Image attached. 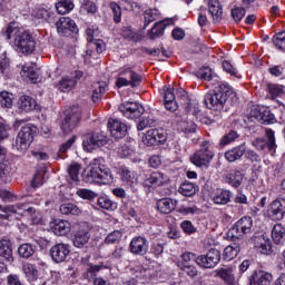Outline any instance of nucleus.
<instances>
[{"label":"nucleus","mask_w":285,"mask_h":285,"mask_svg":"<svg viewBox=\"0 0 285 285\" xmlns=\"http://www.w3.org/2000/svg\"><path fill=\"white\" fill-rule=\"evenodd\" d=\"M230 202V190L223 189L214 196V203L218 205H226Z\"/></svg>","instance_id":"nucleus-49"},{"label":"nucleus","mask_w":285,"mask_h":285,"mask_svg":"<svg viewBox=\"0 0 285 285\" xmlns=\"http://www.w3.org/2000/svg\"><path fill=\"white\" fill-rule=\"evenodd\" d=\"M21 76L29 79L31 83H37V81H39V73L32 67L23 66L21 70Z\"/></svg>","instance_id":"nucleus-45"},{"label":"nucleus","mask_w":285,"mask_h":285,"mask_svg":"<svg viewBox=\"0 0 285 285\" xmlns=\"http://www.w3.org/2000/svg\"><path fill=\"white\" fill-rule=\"evenodd\" d=\"M164 99H165V108L166 110H169L170 112H175L177 110V97L175 96V88H170L165 86L164 87Z\"/></svg>","instance_id":"nucleus-22"},{"label":"nucleus","mask_w":285,"mask_h":285,"mask_svg":"<svg viewBox=\"0 0 285 285\" xmlns=\"http://www.w3.org/2000/svg\"><path fill=\"white\" fill-rule=\"evenodd\" d=\"M252 146L256 150H267L269 153H277V140L275 138V131L273 129L265 130V138H256L252 141Z\"/></svg>","instance_id":"nucleus-8"},{"label":"nucleus","mask_w":285,"mask_h":285,"mask_svg":"<svg viewBox=\"0 0 285 285\" xmlns=\"http://www.w3.org/2000/svg\"><path fill=\"white\" fill-rule=\"evenodd\" d=\"M232 18L236 23H239L244 17H246V8L244 7H236L233 8L230 11Z\"/></svg>","instance_id":"nucleus-57"},{"label":"nucleus","mask_w":285,"mask_h":285,"mask_svg":"<svg viewBox=\"0 0 285 285\" xmlns=\"http://www.w3.org/2000/svg\"><path fill=\"white\" fill-rule=\"evenodd\" d=\"M0 181L3 184L10 181V166L7 163H0Z\"/></svg>","instance_id":"nucleus-56"},{"label":"nucleus","mask_w":285,"mask_h":285,"mask_svg":"<svg viewBox=\"0 0 285 285\" xmlns=\"http://www.w3.org/2000/svg\"><path fill=\"white\" fill-rule=\"evenodd\" d=\"M82 180L86 184H111L112 173L110 168L102 164H91L82 173Z\"/></svg>","instance_id":"nucleus-3"},{"label":"nucleus","mask_w":285,"mask_h":285,"mask_svg":"<svg viewBox=\"0 0 285 285\" xmlns=\"http://www.w3.org/2000/svg\"><path fill=\"white\" fill-rule=\"evenodd\" d=\"M79 169L80 166L78 164L69 167V176L67 179L71 186H79Z\"/></svg>","instance_id":"nucleus-43"},{"label":"nucleus","mask_w":285,"mask_h":285,"mask_svg":"<svg viewBox=\"0 0 285 285\" xmlns=\"http://www.w3.org/2000/svg\"><path fill=\"white\" fill-rule=\"evenodd\" d=\"M267 90L272 97H281V95H284V86L282 85L268 83Z\"/></svg>","instance_id":"nucleus-61"},{"label":"nucleus","mask_w":285,"mask_h":285,"mask_svg":"<svg viewBox=\"0 0 285 285\" xmlns=\"http://www.w3.org/2000/svg\"><path fill=\"white\" fill-rule=\"evenodd\" d=\"M197 185L186 181L181 184L179 193L184 195V197H193V195L197 193Z\"/></svg>","instance_id":"nucleus-44"},{"label":"nucleus","mask_w":285,"mask_h":285,"mask_svg":"<svg viewBox=\"0 0 285 285\" xmlns=\"http://www.w3.org/2000/svg\"><path fill=\"white\" fill-rule=\"evenodd\" d=\"M233 95H235V91L228 83H220L205 95L204 101L209 110H224L228 97H233Z\"/></svg>","instance_id":"nucleus-2"},{"label":"nucleus","mask_w":285,"mask_h":285,"mask_svg":"<svg viewBox=\"0 0 285 285\" xmlns=\"http://www.w3.org/2000/svg\"><path fill=\"white\" fill-rule=\"evenodd\" d=\"M179 128L187 137H193L197 132V125L190 120L180 121Z\"/></svg>","instance_id":"nucleus-40"},{"label":"nucleus","mask_w":285,"mask_h":285,"mask_svg":"<svg viewBox=\"0 0 285 285\" xmlns=\"http://www.w3.org/2000/svg\"><path fill=\"white\" fill-rule=\"evenodd\" d=\"M51 230L55 233V235H58V237H63L71 230L70 222L63 219H55L51 225Z\"/></svg>","instance_id":"nucleus-24"},{"label":"nucleus","mask_w":285,"mask_h":285,"mask_svg":"<svg viewBox=\"0 0 285 285\" xmlns=\"http://www.w3.org/2000/svg\"><path fill=\"white\" fill-rule=\"evenodd\" d=\"M166 28H168V21L166 20L158 21L148 31V37L151 39H159V37H164V32H166Z\"/></svg>","instance_id":"nucleus-31"},{"label":"nucleus","mask_w":285,"mask_h":285,"mask_svg":"<svg viewBox=\"0 0 285 285\" xmlns=\"http://www.w3.org/2000/svg\"><path fill=\"white\" fill-rule=\"evenodd\" d=\"M273 274L264 271L255 272L249 278V285H271Z\"/></svg>","instance_id":"nucleus-23"},{"label":"nucleus","mask_w":285,"mask_h":285,"mask_svg":"<svg viewBox=\"0 0 285 285\" xmlns=\"http://www.w3.org/2000/svg\"><path fill=\"white\" fill-rule=\"evenodd\" d=\"M246 154V142H243L236 147H233L232 149H228L225 153V159L229 161V164H233L235 161H239L242 157Z\"/></svg>","instance_id":"nucleus-21"},{"label":"nucleus","mask_w":285,"mask_h":285,"mask_svg":"<svg viewBox=\"0 0 285 285\" xmlns=\"http://www.w3.org/2000/svg\"><path fill=\"white\" fill-rule=\"evenodd\" d=\"M56 28L62 37H71V35H77V32H79V28H77L75 20L68 17L60 18L56 22Z\"/></svg>","instance_id":"nucleus-13"},{"label":"nucleus","mask_w":285,"mask_h":285,"mask_svg":"<svg viewBox=\"0 0 285 285\" xmlns=\"http://www.w3.org/2000/svg\"><path fill=\"white\" fill-rule=\"evenodd\" d=\"M129 248L132 255L144 256L146 255V253H148V248H149L148 239L141 236H137L131 239Z\"/></svg>","instance_id":"nucleus-20"},{"label":"nucleus","mask_w":285,"mask_h":285,"mask_svg":"<svg viewBox=\"0 0 285 285\" xmlns=\"http://www.w3.org/2000/svg\"><path fill=\"white\" fill-rule=\"evenodd\" d=\"M50 255L52 262H55L56 264H61L66 262V259H68V256L70 255V245L58 243L50 248Z\"/></svg>","instance_id":"nucleus-15"},{"label":"nucleus","mask_w":285,"mask_h":285,"mask_svg":"<svg viewBox=\"0 0 285 285\" xmlns=\"http://www.w3.org/2000/svg\"><path fill=\"white\" fill-rule=\"evenodd\" d=\"M214 157L215 151H213V144L208 140H204L200 142V148L190 157V161L198 168H208Z\"/></svg>","instance_id":"nucleus-4"},{"label":"nucleus","mask_w":285,"mask_h":285,"mask_svg":"<svg viewBox=\"0 0 285 285\" xmlns=\"http://www.w3.org/2000/svg\"><path fill=\"white\" fill-rule=\"evenodd\" d=\"M75 86H77V79H72L71 77H62L56 85V88L57 90H60V92H70Z\"/></svg>","instance_id":"nucleus-33"},{"label":"nucleus","mask_w":285,"mask_h":285,"mask_svg":"<svg viewBox=\"0 0 285 285\" xmlns=\"http://www.w3.org/2000/svg\"><path fill=\"white\" fill-rule=\"evenodd\" d=\"M239 138V134L235 130H229L228 134H225L219 141L220 148H224L225 146H228V144H233L235 139Z\"/></svg>","instance_id":"nucleus-50"},{"label":"nucleus","mask_w":285,"mask_h":285,"mask_svg":"<svg viewBox=\"0 0 285 285\" xmlns=\"http://www.w3.org/2000/svg\"><path fill=\"white\" fill-rule=\"evenodd\" d=\"M255 248L262 253V255H271L273 250V246L271 245V240H267L264 236L256 237L254 239Z\"/></svg>","instance_id":"nucleus-32"},{"label":"nucleus","mask_w":285,"mask_h":285,"mask_svg":"<svg viewBox=\"0 0 285 285\" xmlns=\"http://www.w3.org/2000/svg\"><path fill=\"white\" fill-rule=\"evenodd\" d=\"M273 43L278 50H285V30L273 37Z\"/></svg>","instance_id":"nucleus-58"},{"label":"nucleus","mask_w":285,"mask_h":285,"mask_svg":"<svg viewBox=\"0 0 285 285\" xmlns=\"http://www.w3.org/2000/svg\"><path fill=\"white\" fill-rule=\"evenodd\" d=\"M285 216V199L277 198L268 205L267 217L272 222H282Z\"/></svg>","instance_id":"nucleus-11"},{"label":"nucleus","mask_w":285,"mask_h":285,"mask_svg":"<svg viewBox=\"0 0 285 285\" xmlns=\"http://www.w3.org/2000/svg\"><path fill=\"white\" fill-rule=\"evenodd\" d=\"M0 257H2V259L8 264H12V262H14V256H12V243L10 240H0Z\"/></svg>","instance_id":"nucleus-28"},{"label":"nucleus","mask_w":285,"mask_h":285,"mask_svg":"<svg viewBox=\"0 0 285 285\" xmlns=\"http://www.w3.org/2000/svg\"><path fill=\"white\" fill-rule=\"evenodd\" d=\"M106 144H108V137L104 134L89 131L82 136V148L87 153H92V150H97V148H101Z\"/></svg>","instance_id":"nucleus-7"},{"label":"nucleus","mask_w":285,"mask_h":285,"mask_svg":"<svg viewBox=\"0 0 285 285\" xmlns=\"http://www.w3.org/2000/svg\"><path fill=\"white\" fill-rule=\"evenodd\" d=\"M81 121V107L73 106L65 111L60 128L63 132H72Z\"/></svg>","instance_id":"nucleus-5"},{"label":"nucleus","mask_w":285,"mask_h":285,"mask_svg":"<svg viewBox=\"0 0 285 285\" xmlns=\"http://www.w3.org/2000/svg\"><path fill=\"white\" fill-rule=\"evenodd\" d=\"M108 128L111 132V137H115V139H124V137L128 135V125L121 122L119 119L110 118Z\"/></svg>","instance_id":"nucleus-18"},{"label":"nucleus","mask_w":285,"mask_h":285,"mask_svg":"<svg viewBox=\"0 0 285 285\" xmlns=\"http://www.w3.org/2000/svg\"><path fill=\"white\" fill-rule=\"evenodd\" d=\"M37 108V100L30 96H21L18 100V110L20 112H32Z\"/></svg>","instance_id":"nucleus-26"},{"label":"nucleus","mask_w":285,"mask_h":285,"mask_svg":"<svg viewBox=\"0 0 285 285\" xmlns=\"http://www.w3.org/2000/svg\"><path fill=\"white\" fill-rule=\"evenodd\" d=\"M225 181L234 188H239V186H242V183L244 181V174H242V171L239 170H235L234 173L227 174L225 176Z\"/></svg>","instance_id":"nucleus-34"},{"label":"nucleus","mask_w":285,"mask_h":285,"mask_svg":"<svg viewBox=\"0 0 285 285\" xmlns=\"http://www.w3.org/2000/svg\"><path fill=\"white\" fill-rule=\"evenodd\" d=\"M244 155L245 159H247V161H250L252 164H259V161H262V156H259V154H257V151L253 149L245 148Z\"/></svg>","instance_id":"nucleus-60"},{"label":"nucleus","mask_w":285,"mask_h":285,"mask_svg":"<svg viewBox=\"0 0 285 285\" xmlns=\"http://www.w3.org/2000/svg\"><path fill=\"white\" fill-rule=\"evenodd\" d=\"M245 246L246 243L244 242V239L233 238V243L224 249L225 259H227L228 262L235 259V257H237L239 253L244 250Z\"/></svg>","instance_id":"nucleus-19"},{"label":"nucleus","mask_w":285,"mask_h":285,"mask_svg":"<svg viewBox=\"0 0 285 285\" xmlns=\"http://www.w3.org/2000/svg\"><path fill=\"white\" fill-rule=\"evenodd\" d=\"M285 228L282 224H276L272 229V238L274 243L277 245L282 244V239H284Z\"/></svg>","instance_id":"nucleus-46"},{"label":"nucleus","mask_w":285,"mask_h":285,"mask_svg":"<svg viewBox=\"0 0 285 285\" xmlns=\"http://www.w3.org/2000/svg\"><path fill=\"white\" fill-rule=\"evenodd\" d=\"M1 35L7 41L13 39V46L20 55H26L28 57L37 50V39L35 36H32L30 31L19 28L14 22L8 24V27L2 30Z\"/></svg>","instance_id":"nucleus-1"},{"label":"nucleus","mask_w":285,"mask_h":285,"mask_svg":"<svg viewBox=\"0 0 285 285\" xmlns=\"http://www.w3.org/2000/svg\"><path fill=\"white\" fill-rule=\"evenodd\" d=\"M177 208V199L163 198L157 202V209L163 215H170Z\"/></svg>","instance_id":"nucleus-27"},{"label":"nucleus","mask_w":285,"mask_h":285,"mask_svg":"<svg viewBox=\"0 0 285 285\" xmlns=\"http://www.w3.org/2000/svg\"><path fill=\"white\" fill-rule=\"evenodd\" d=\"M0 210L2 213H10L11 215H18L19 217H23L26 213L28 215H35L37 209L35 207H29L28 203H18L16 205H0Z\"/></svg>","instance_id":"nucleus-14"},{"label":"nucleus","mask_w":285,"mask_h":285,"mask_svg":"<svg viewBox=\"0 0 285 285\" xmlns=\"http://www.w3.org/2000/svg\"><path fill=\"white\" fill-rule=\"evenodd\" d=\"M253 230V218L245 216L238 219L230 229L232 239H242L244 235H248Z\"/></svg>","instance_id":"nucleus-10"},{"label":"nucleus","mask_w":285,"mask_h":285,"mask_svg":"<svg viewBox=\"0 0 285 285\" xmlns=\"http://www.w3.org/2000/svg\"><path fill=\"white\" fill-rule=\"evenodd\" d=\"M168 181H170V178L161 171H153L146 179V183L151 186H166Z\"/></svg>","instance_id":"nucleus-30"},{"label":"nucleus","mask_w":285,"mask_h":285,"mask_svg":"<svg viewBox=\"0 0 285 285\" xmlns=\"http://www.w3.org/2000/svg\"><path fill=\"white\" fill-rule=\"evenodd\" d=\"M199 79H205V81H212L215 86V81H219V77L213 76V69L205 67L197 72Z\"/></svg>","instance_id":"nucleus-41"},{"label":"nucleus","mask_w":285,"mask_h":285,"mask_svg":"<svg viewBox=\"0 0 285 285\" xmlns=\"http://www.w3.org/2000/svg\"><path fill=\"white\" fill-rule=\"evenodd\" d=\"M78 197H81V199H95L97 197V194L90 189H78L77 190Z\"/></svg>","instance_id":"nucleus-64"},{"label":"nucleus","mask_w":285,"mask_h":285,"mask_svg":"<svg viewBox=\"0 0 285 285\" xmlns=\"http://www.w3.org/2000/svg\"><path fill=\"white\" fill-rule=\"evenodd\" d=\"M119 75L130 82L131 88L141 86V77L131 68L122 69Z\"/></svg>","instance_id":"nucleus-29"},{"label":"nucleus","mask_w":285,"mask_h":285,"mask_svg":"<svg viewBox=\"0 0 285 285\" xmlns=\"http://www.w3.org/2000/svg\"><path fill=\"white\" fill-rule=\"evenodd\" d=\"M119 110L127 119H137L145 112L144 106L139 102H125L119 107Z\"/></svg>","instance_id":"nucleus-16"},{"label":"nucleus","mask_w":285,"mask_h":285,"mask_svg":"<svg viewBox=\"0 0 285 285\" xmlns=\"http://www.w3.org/2000/svg\"><path fill=\"white\" fill-rule=\"evenodd\" d=\"M37 132V128L32 125H27L21 128L16 138V148L20 153H26L30 148L32 141H35V135Z\"/></svg>","instance_id":"nucleus-6"},{"label":"nucleus","mask_w":285,"mask_h":285,"mask_svg":"<svg viewBox=\"0 0 285 285\" xmlns=\"http://www.w3.org/2000/svg\"><path fill=\"white\" fill-rule=\"evenodd\" d=\"M180 269L183 271V273H186L188 277H197V267H195L194 265L183 264Z\"/></svg>","instance_id":"nucleus-63"},{"label":"nucleus","mask_w":285,"mask_h":285,"mask_svg":"<svg viewBox=\"0 0 285 285\" xmlns=\"http://www.w3.org/2000/svg\"><path fill=\"white\" fill-rule=\"evenodd\" d=\"M208 12L212 14L214 23H219L222 17H224V9L222 8V2L219 0H209Z\"/></svg>","instance_id":"nucleus-25"},{"label":"nucleus","mask_w":285,"mask_h":285,"mask_svg":"<svg viewBox=\"0 0 285 285\" xmlns=\"http://www.w3.org/2000/svg\"><path fill=\"white\" fill-rule=\"evenodd\" d=\"M56 10L58 14H68V12L75 10V3L72 0H60L56 3Z\"/></svg>","instance_id":"nucleus-39"},{"label":"nucleus","mask_w":285,"mask_h":285,"mask_svg":"<svg viewBox=\"0 0 285 285\" xmlns=\"http://www.w3.org/2000/svg\"><path fill=\"white\" fill-rule=\"evenodd\" d=\"M37 252V246L30 244V243H24L19 246L18 248V254L20 257H23L24 259H28L35 255Z\"/></svg>","instance_id":"nucleus-38"},{"label":"nucleus","mask_w":285,"mask_h":285,"mask_svg":"<svg viewBox=\"0 0 285 285\" xmlns=\"http://www.w3.org/2000/svg\"><path fill=\"white\" fill-rule=\"evenodd\" d=\"M60 213L61 215H79L81 209L72 203H65L60 206Z\"/></svg>","instance_id":"nucleus-47"},{"label":"nucleus","mask_w":285,"mask_h":285,"mask_svg":"<svg viewBox=\"0 0 285 285\" xmlns=\"http://www.w3.org/2000/svg\"><path fill=\"white\" fill-rule=\"evenodd\" d=\"M98 206H100V208H104L105 210L117 209V204H115V202L106 196H101L98 198Z\"/></svg>","instance_id":"nucleus-54"},{"label":"nucleus","mask_w":285,"mask_h":285,"mask_svg":"<svg viewBox=\"0 0 285 285\" xmlns=\"http://www.w3.org/2000/svg\"><path fill=\"white\" fill-rule=\"evenodd\" d=\"M14 96L8 91L0 92V106L1 108H12V100Z\"/></svg>","instance_id":"nucleus-52"},{"label":"nucleus","mask_w":285,"mask_h":285,"mask_svg":"<svg viewBox=\"0 0 285 285\" xmlns=\"http://www.w3.org/2000/svg\"><path fill=\"white\" fill-rule=\"evenodd\" d=\"M90 237H92L90 227H80L73 233L71 242L75 248H88V244H90Z\"/></svg>","instance_id":"nucleus-12"},{"label":"nucleus","mask_w":285,"mask_h":285,"mask_svg":"<svg viewBox=\"0 0 285 285\" xmlns=\"http://www.w3.org/2000/svg\"><path fill=\"white\" fill-rule=\"evenodd\" d=\"M121 177L122 181H125L127 186H132L134 184H137V177H135V173L130 171L128 168H122Z\"/></svg>","instance_id":"nucleus-53"},{"label":"nucleus","mask_w":285,"mask_h":285,"mask_svg":"<svg viewBox=\"0 0 285 285\" xmlns=\"http://www.w3.org/2000/svg\"><path fill=\"white\" fill-rule=\"evenodd\" d=\"M91 32H92V30L89 29L87 40L89 41V43H91V46H94V48L96 49V52L98 55H101V52H104V50H106V45H104V41H101V40H95Z\"/></svg>","instance_id":"nucleus-51"},{"label":"nucleus","mask_w":285,"mask_h":285,"mask_svg":"<svg viewBox=\"0 0 285 285\" xmlns=\"http://www.w3.org/2000/svg\"><path fill=\"white\" fill-rule=\"evenodd\" d=\"M122 234L119 230H114L105 238V244H119L121 242Z\"/></svg>","instance_id":"nucleus-62"},{"label":"nucleus","mask_w":285,"mask_h":285,"mask_svg":"<svg viewBox=\"0 0 285 285\" xmlns=\"http://www.w3.org/2000/svg\"><path fill=\"white\" fill-rule=\"evenodd\" d=\"M219 262H222V252L215 248L209 249L206 255L196 257V264L200 268H215Z\"/></svg>","instance_id":"nucleus-9"},{"label":"nucleus","mask_w":285,"mask_h":285,"mask_svg":"<svg viewBox=\"0 0 285 285\" xmlns=\"http://www.w3.org/2000/svg\"><path fill=\"white\" fill-rule=\"evenodd\" d=\"M168 135L164 129H150L146 132L145 144L146 146H159V144H166Z\"/></svg>","instance_id":"nucleus-17"},{"label":"nucleus","mask_w":285,"mask_h":285,"mask_svg":"<svg viewBox=\"0 0 285 285\" xmlns=\"http://www.w3.org/2000/svg\"><path fill=\"white\" fill-rule=\"evenodd\" d=\"M109 8L112 12L115 23H121V7L117 2H110Z\"/></svg>","instance_id":"nucleus-59"},{"label":"nucleus","mask_w":285,"mask_h":285,"mask_svg":"<svg viewBox=\"0 0 285 285\" xmlns=\"http://www.w3.org/2000/svg\"><path fill=\"white\" fill-rule=\"evenodd\" d=\"M218 277L220 279H224L225 284L233 285L235 284V277L233 276V271L230 269H224L217 272Z\"/></svg>","instance_id":"nucleus-55"},{"label":"nucleus","mask_w":285,"mask_h":285,"mask_svg":"<svg viewBox=\"0 0 285 285\" xmlns=\"http://www.w3.org/2000/svg\"><path fill=\"white\" fill-rule=\"evenodd\" d=\"M144 30H146V28H148L153 21H157L159 19V11L157 9H147L144 12Z\"/></svg>","instance_id":"nucleus-42"},{"label":"nucleus","mask_w":285,"mask_h":285,"mask_svg":"<svg viewBox=\"0 0 285 285\" xmlns=\"http://www.w3.org/2000/svg\"><path fill=\"white\" fill-rule=\"evenodd\" d=\"M23 273L26 277H28L29 282H36L39 277V271L37 269V266L32 264H26L23 266Z\"/></svg>","instance_id":"nucleus-48"},{"label":"nucleus","mask_w":285,"mask_h":285,"mask_svg":"<svg viewBox=\"0 0 285 285\" xmlns=\"http://www.w3.org/2000/svg\"><path fill=\"white\" fill-rule=\"evenodd\" d=\"M256 121H259L261 124H265L266 126H268L271 124H276L277 119L275 118V115L271 112V110L265 109L262 112H257Z\"/></svg>","instance_id":"nucleus-37"},{"label":"nucleus","mask_w":285,"mask_h":285,"mask_svg":"<svg viewBox=\"0 0 285 285\" xmlns=\"http://www.w3.org/2000/svg\"><path fill=\"white\" fill-rule=\"evenodd\" d=\"M106 88H108V85L106 82H96L92 90V102L99 104L101 99H104V95L106 94Z\"/></svg>","instance_id":"nucleus-36"},{"label":"nucleus","mask_w":285,"mask_h":285,"mask_svg":"<svg viewBox=\"0 0 285 285\" xmlns=\"http://www.w3.org/2000/svg\"><path fill=\"white\" fill-rule=\"evenodd\" d=\"M101 268H108L104 263H99L98 265L89 264L87 271L82 274L83 279L88 282H92L95 277L99 274Z\"/></svg>","instance_id":"nucleus-35"}]
</instances>
